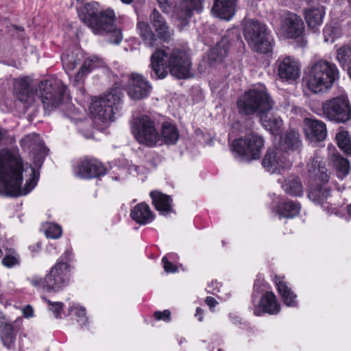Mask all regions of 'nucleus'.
<instances>
[{
    "label": "nucleus",
    "mask_w": 351,
    "mask_h": 351,
    "mask_svg": "<svg viewBox=\"0 0 351 351\" xmlns=\"http://www.w3.org/2000/svg\"><path fill=\"white\" fill-rule=\"evenodd\" d=\"M29 171L31 177L26 181L25 187L21 188V159L9 150H0V193L17 197L29 193L36 185L39 177V173L32 166Z\"/></svg>",
    "instance_id": "1"
},
{
    "label": "nucleus",
    "mask_w": 351,
    "mask_h": 351,
    "mask_svg": "<svg viewBox=\"0 0 351 351\" xmlns=\"http://www.w3.org/2000/svg\"><path fill=\"white\" fill-rule=\"evenodd\" d=\"M151 76L155 79H163L169 73L178 79L190 76L191 62L182 50L175 49L170 53L163 49H156L151 56Z\"/></svg>",
    "instance_id": "2"
},
{
    "label": "nucleus",
    "mask_w": 351,
    "mask_h": 351,
    "mask_svg": "<svg viewBox=\"0 0 351 351\" xmlns=\"http://www.w3.org/2000/svg\"><path fill=\"white\" fill-rule=\"evenodd\" d=\"M339 78V71L335 63L319 60L312 63L303 79L308 88L314 93L330 89Z\"/></svg>",
    "instance_id": "3"
},
{
    "label": "nucleus",
    "mask_w": 351,
    "mask_h": 351,
    "mask_svg": "<svg viewBox=\"0 0 351 351\" xmlns=\"http://www.w3.org/2000/svg\"><path fill=\"white\" fill-rule=\"evenodd\" d=\"M274 104L273 99L263 84L254 86L245 91L236 102L238 112L245 116L256 114L261 117L263 114L268 113Z\"/></svg>",
    "instance_id": "4"
},
{
    "label": "nucleus",
    "mask_w": 351,
    "mask_h": 351,
    "mask_svg": "<svg viewBox=\"0 0 351 351\" xmlns=\"http://www.w3.org/2000/svg\"><path fill=\"white\" fill-rule=\"evenodd\" d=\"M149 21L157 35L151 29L148 23L143 21L137 23V29L145 45L153 47L157 46L158 38L165 43L172 40L173 30L170 28L164 16L156 8L149 15Z\"/></svg>",
    "instance_id": "5"
},
{
    "label": "nucleus",
    "mask_w": 351,
    "mask_h": 351,
    "mask_svg": "<svg viewBox=\"0 0 351 351\" xmlns=\"http://www.w3.org/2000/svg\"><path fill=\"white\" fill-rule=\"evenodd\" d=\"M66 86L58 79H49L40 82L38 96L45 110L51 111L58 108L64 101Z\"/></svg>",
    "instance_id": "6"
},
{
    "label": "nucleus",
    "mask_w": 351,
    "mask_h": 351,
    "mask_svg": "<svg viewBox=\"0 0 351 351\" xmlns=\"http://www.w3.org/2000/svg\"><path fill=\"white\" fill-rule=\"evenodd\" d=\"M122 94L117 88L112 89L108 93L91 104V112L102 121H112L114 114L119 111L121 104Z\"/></svg>",
    "instance_id": "7"
},
{
    "label": "nucleus",
    "mask_w": 351,
    "mask_h": 351,
    "mask_svg": "<svg viewBox=\"0 0 351 351\" xmlns=\"http://www.w3.org/2000/svg\"><path fill=\"white\" fill-rule=\"evenodd\" d=\"M243 34L253 51L261 53L269 51L270 43L267 37V32L265 24L257 20H247L243 25Z\"/></svg>",
    "instance_id": "8"
},
{
    "label": "nucleus",
    "mask_w": 351,
    "mask_h": 351,
    "mask_svg": "<svg viewBox=\"0 0 351 351\" xmlns=\"http://www.w3.org/2000/svg\"><path fill=\"white\" fill-rule=\"evenodd\" d=\"M323 116L330 121L345 123L351 120V104L348 98L339 95L322 103Z\"/></svg>",
    "instance_id": "9"
},
{
    "label": "nucleus",
    "mask_w": 351,
    "mask_h": 351,
    "mask_svg": "<svg viewBox=\"0 0 351 351\" xmlns=\"http://www.w3.org/2000/svg\"><path fill=\"white\" fill-rule=\"evenodd\" d=\"M115 19V14L112 10L100 11L90 28L95 34H109V42L119 44L123 37L121 30L116 27Z\"/></svg>",
    "instance_id": "10"
},
{
    "label": "nucleus",
    "mask_w": 351,
    "mask_h": 351,
    "mask_svg": "<svg viewBox=\"0 0 351 351\" xmlns=\"http://www.w3.org/2000/svg\"><path fill=\"white\" fill-rule=\"evenodd\" d=\"M263 138L256 134H250L232 142V151L241 160L250 161L260 157Z\"/></svg>",
    "instance_id": "11"
},
{
    "label": "nucleus",
    "mask_w": 351,
    "mask_h": 351,
    "mask_svg": "<svg viewBox=\"0 0 351 351\" xmlns=\"http://www.w3.org/2000/svg\"><path fill=\"white\" fill-rule=\"evenodd\" d=\"M132 133L139 143L147 146H154L160 140L155 123L147 115H142L135 119Z\"/></svg>",
    "instance_id": "12"
},
{
    "label": "nucleus",
    "mask_w": 351,
    "mask_h": 351,
    "mask_svg": "<svg viewBox=\"0 0 351 351\" xmlns=\"http://www.w3.org/2000/svg\"><path fill=\"white\" fill-rule=\"evenodd\" d=\"M69 265L60 258L45 276L46 291L58 292L69 285Z\"/></svg>",
    "instance_id": "13"
},
{
    "label": "nucleus",
    "mask_w": 351,
    "mask_h": 351,
    "mask_svg": "<svg viewBox=\"0 0 351 351\" xmlns=\"http://www.w3.org/2000/svg\"><path fill=\"white\" fill-rule=\"evenodd\" d=\"M234 38H239L237 29L228 30L208 53L207 62L210 66H215L221 63L227 57L231 42Z\"/></svg>",
    "instance_id": "14"
},
{
    "label": "nucleus",
    "mask_w": 351,
    "mask_h": 351,
    "mask_svg": "<svg viewBox=\"0 0 351 351\" xmlns=\"http://www.w3.org/2000/svg\"><path fill=\"white\" fill-rule=\"evenodd\" d=\"M262 165L271 173H278L281 169L289 167L291 162L279 147L269 149L265 155Z\"/></svg>",
    "instance_id": "15"
},
{
    "label": "nucleus",
    "mask_w": 351,
    "mask_h": 351,
    "mask_svg": "<svg viewBox=\"0 0 351 351\" xmlns=\"http://www.w3.org/2000/svg\"><path fill=\"white\" fill-rule=\"evenodd\" d=\"M152 89L149 82L139 74H132L128 83V94L134 100L147 97Z\"/></svg>",
    "instance_id": "16"
},
{
    "label": "nucleus",
    "mask_w": 351,
    "mask_h": 351,
    "mask_svg": "<svg viewBox=\"0 0 351 351\" xmlns=\"http://www.w3.org/2000/svg\"><path fill=\"white\" fill-rule=\"evenodd\" d=\"M278 76L287 81L295 80L300 77L299 62L293 57H280L276 62Z\"/></svg>",
    "instance_id": "17"
},
{
    "label": "nucleus",
    "mask_w": 351,
    "mask_h": 351,
    "mask_svg": "<svg viewBox=\"0 0 351 351\" xmlns=\"http://www.w3.org/2000/svg\"><path fill=\"white\" fill-rule=\"evenodd\" d=\"M74 173L81 178L90 179L105 175L106 168L97 160L84 158L79 162Z\"/></svg>",
    "instance_id": "18"
},
{
    "label": "nucleus",
    "mask_w": 351,
    "mask_h": 351,
    "mask_svg": "<svg viewBox=\"0 0 351 351\" xmlns=\"http://www.w3.org/2000/svg\"><path fill=\"white\" fill-rule=\"evenodd\" d=\"M282 28L288 38H296L302 36L304 32V24L300 16L288 12L282 20Z\"/></svg>",
    "instance_id": "19"
},
{
    "label": "nucleus",
    "mask_w": 351,
    "mask_h": 351,
    "mask_svg": "<svg viewBox=\"0 0 351 351\" xmlns=\"http://www.w3.org/2000/svg\"><path fill=\"white\" fill-rule=\"evenodd\" d=\"M304 130L307 138L311 141H322L327 135L326 124L316 119L306 118L304 120Z\"/></svg>",
    "instance_id": "20"
},
{
    "label": "nucleus",
    "mask_w": 351,
    "mask_h": 351,
    "mask_svg": "<svg viewBox=\"0 0 351 351\" xmlns=\"http://www.w3.org/2000/svg\"><path fill=\"white\" fill-rule=\"evenodd\" d=\"M202 0H183L176 8L174 16L180 21V25L184 26L192 15L193 10H202Z\"/></svg>",
    "instance_id": "21"
},
{
    "label": "nucleus",
    "mask_w": 351,
    "mask_h": 351,
    "mask_svg": "<svg viewBox=\"0 0 351 351\" xmlns=\"http://www.w3.org/2000/svg\"><path fill=\"white\" fill-rule=\"evenodd\" d=\"M324 7H311L304 11V18L306 23L312 32L319 30L325 16Z\"/></svg>",
    "instance_id": "22"
},
{
    "label": "nucleus",
    "mask_w": 351,
    "mask_h": 351,
    "mask_svg": "<svg viewBox=\"0 0 351 351\" xmlns=\"http://www.w3.org/2000/svg\"><path fill=\"white\" fill-rule=\"evenodd\" d=\"M302 146L299 133L294 130H291L281 137L278 147L287 155L289 152L300 153Z\"/></svg>",
    "instance_id": "23"
},
{
    "label": "nucleus",
    "mask_w": 351,
    "mask_h": 351,
    "mask_svg": "<svg viewBox=\"0 0 351 351\" xmlns=\"http://www.w3.org/2000/svg\"><path fill=\"white\" fill-rule=\"evenodd\" d=\"M237 0H215L213 14L226 21H230L235 14Z\"/></svg>",
    "instance_id": "24"
},
{
    "label": "nucleus",
    "mask_w": 351,
    "mask_h": 351,
    "mask_svg": "<svg viewBox=\"0 0 351 351\" xmlns=\"http://www.w3.org/2000/svg\"><path fill=\"white\" fill-rule=\"evenodd\" d=\"M80 19L90 28L91 23L100 12L99 5L96 2L81 3L77 7Z\"/></svg>",
    "instance_id": "25"
},
{
    "label": "nucleus",
    "mask_w": 351,
    "mask_h": 351,
    "mask_svg": "<svg viewBox=\"0 0 351 351\" xmlns=\"http://www.w3.org/2000/svg\"><path fill=\"white\" fill-rule=\"evenodd\" d=\"M132 219L140 225L151 223L154 219V215L149 206L144 202L136 205L130 212Z\"/></svg>",
    "instance_id": "26"
},
{
    "label": "nucleus",
    "mask_w": 351,
    "mask_h": 351,
    "mask_svg": "<svg viewBox=\"0 0 351 351\" xmlns=\"http://www.w3.org/2000/svg\"><path fill=\"white\" fill-rule=\"evenodd\" d=\"M29 81L28 77H22L14 82V92L21 102L30 103L32 101L34 93L30 89Z\"/></svg>",
    "instance_id": "27"
},
{
    "label": "nucleus",
    "mask_w": 351,
    "mask_h": 351,
    "mask_svg": "<svg viewBox=\"0 0 351 351\" xmlns=\"http://www.w3.org/2000/svg\"><path fill=\"white\" fill-rule=\"evenodd\" d=\"M322 161L320 156L317 154L308 162L307 169L310 177L315 178L323 183L328 181L327 169L322 165Z\"/></svg>",
    "instance_id": "28"
},
{
    "label": "nucleus",
    "mask_w": 351,
    "mask_h": 351,
    "mask_svg": "<svg viewBox=\"0 0 351 351\" xmlns=\"http://www.w3.org/2000/svg\"><path fill=\"white\" fill-rule=\"evenodd\" d=\"M150 197L152 199V204L155 208L163 215H167L173 212L172 199L170 196L161 193L158 191H152Z\"/></svg>",
    "instance_id": "29"
},
{
    "label": "nucleus",
    "mask_w": 351,
    "mask_h": 351,
    "mask_svg": "<svg viewBox=\"0 0 351 351\" xmlns=\"http://www.w3.org/2000/svg\"><path fill=\"white\" fill-rule=\"evenodd\" d=\"M281 186L283 191L291 196L300 197L304 193L302 183L300 179L295 176H290L285 178Z\"/></svg>",
    "instance_id": "30"
},
{
    "label": "nucleus",
    "mask_w": 351,
    "mask_h": 351,
    "mask_svg": "<svg viewBox=\"0 0 351 351\" xmlns=\"http://www.w3.org/2000/svg\"><path fill=\"white\" fill-rule=\"evenodd\" d=\"M274 282L277 287L278 293L283 299L287 306H295L297 304V295L292 291L287 284L283 281L282 278L275 276Z\"/></svg>",
    "instance_id": "31"
},
{
    "label": "nucleus",
    "mask_w": 351,
    "mask_h": 351,
    "mask_svg": "<svg viewBox=\"0 0 351 351\" xmlns=\"http://www.w3.org/2000/svg\"><path fill=\"white\" fill-rule=\"evenodd\" d=\"M259 307L262 313H267L271 315L279 313L280 307L278 303L276 297L273 292L267 291L261 298L259 302Z\"/></svg>",
    "instance_id": "32"
},
{
    "label": "nucleus",
    "mask_w": 351,
    "mask_h": 351,
    "mask_svg": "<svg viewBox=\"0 0 351 351\" xmlns=\"http://www.w3.org/2000/svg\"><path fill=\"white\" fill-rule=\"evenodd\" d=\"M300 205L298 202L292 200L280 202L277 206V212L280 217L293 218L298 215Z\"/></svg>",
    "instance_id": "33"
},
{
    "label": "nucleus",
    "mask_w": 351,
    "mask_h": 351,
    "mask_svg": "<svg viewBox=\"0 0 351 351\" xmlns=\"http://www.w3.org/2000/svg\"><path fill=\"white\" fill-rule=\"evenodd\" d=\"M16 332L12 323L8 322L0 326V339L3 345L8 349L14 348Z\"/></svg>",
    "instance_id": "34"
},
{
    "label": "nucleus",
    "mask_w": 351,
    "mask_h": 351,
    "mask_svg": "<svg viewBox=\"0 0 351 351\" xmlns=\"http://www.w3.org/2000/svg\"><path fill=\"white\" fill-rule=\"evenodd\" d=\"M83 54L80 49L67 51L62 56L63 67L69 71L73 70L83 60Z\"/></svg>",
    "instance_id": "35"
},
{
    "label": "nucleus",
    "mask_w": 351,
    "mask_h": 351,
    "mask_svg": "<svg viewBox=\"0 0 351 351\" xmlns=\"http://www.w3.org/2000/svg\"><path fill=\"white\" fill-rule=\"evenodd\" d=\"M99 66L98 58L93 57L85 60L77 73L75 76L74 84L77 86L82 83L86 77L93 69Z\"/></svg>",
    "instance_id": "36"
},
{
    "label": "nucleus",
    "mask_w": 351,
    "mask_h": 351,
    "mask_svg": "<svg viewBox=\"0 0 351 351\" xmlns=\"http://www.w3.org/2000/svg\"><path fill=\"white\" fill-rule=\"evenodd\" d=\"M161 138L167 145H174L179 138L177 127L170 123H163L161 130Z\"/></svg>",
    "instance_id": "37"
},
{
    "label": "nucleus",
    "mask_w": 351,
    "mask_h": 351,
    "mask_svg": "<svg viewBox=\"0 0 351 351\" xmlns=\"http://www.w3.org/2000/svg\"><path fill=\"white\" fill-rule=\"evenodd\" d=\"M330 190L324 185H316L310 189L308 194V198L319 204H322L329 197Z\"/></svg>",
    "instance_id": "38"
},
{
    "label": "nucleus",
    "mask_w": 351,
    "mask_h": 351,
    "mask_svg": "<svg viewBox=\"0 0 351 351\" xmlns=\"http://www.w3.org/2000/svg\"><path fill=\"white\" fill-rule=\"evenodd\" d=\"M332 165L340 178H345L350 172V165L348 160L339 154L332 156Z\"/></svg>",
    "instance_id": "39"
},
{
    "label": "nucleus",
    "mask_w": 351,
    "mask_h": 351,
    "mask_svg": "<svg viewBox=\"0 0 351 351\" xmlns=\"http://www.w3.org/2000/svg\"><path fill=\"white\" fill-rule=\"evenodd\" d=\"M261 122L263 126L272 134L278 132L282 125V121L279 117H269L267 113L263 114L260 117Z\"/></svg>",
    "instance_id": "40"
},
{
    "label": "nucleus",
    "mask_w": 351,
    "mask_h": 351,
    "mask_svg": "<svg viewBox=\"0 0 351 351\" xmlns=\"http://www.w3.org/2000/svg\"><path fill=\"white\" fill-rule=\"evenodd\" d=\"M338 147L346 154L351 155V140L348 131L341 130L336 134Z\"/></svg>",
    "instance_id": "41"
},
{
    "label": "nucleus",
    "mask_w": 351,
    "mask_h": 351,
    "mask_svg": "<svg viewBox=\"0 0 351 351\" xmlns=\"http://www.w3.org/2000/svg\"><path fill=\"white\" fill-rule=\"evenodd\" d=\"M337 60L341 66L348 62L351 63V46L343 45L337 50Z\"/></svg>",
    "instance_id": "42"
},
{
    "label": "nucleus",
    "mask_w": 351,
    "mask_h": 351,
    "mask_svg": "<svg viewBox=\"0 0 351 351\" xmlns=\"http://www.w3.org/2000/svg\"><path fill=\"white\" fill-rule=\"evenodd\" d=\"M340 29L331 25H326L323 29L324 39L326 43H333L340 36Z\"/></svg>",
    "instance_id": "43"
},
{
    "label": "nucleus",
    "mask_w": 351,
    "mask_h": 351,
    "mask_svg": "<svg viewBox=\"0 0 351 351\" xmlns=\"http://www.w3.org/2000/svg\"><path fill=\"white\" fill-rule=\"evenodd\" d=\"M49 305V309L53 313L55 317L58 318L60 317V313L63 309L64 304L60 302H53L47 299L45 297L42 298Z\"/></svg>",
    "instance_id": "44"
},
{
    "label": "nucleus",
    "mask_w": 351,
    "mask_h": 351,
    "mask_svg": "<svg viewBox=\"0 0 351 351\" xmlns=\"http://www.w3.org/2000/svg\"><path fill=\"white\" fill-rule=\"evenodd\" d=\"M46 236L51 239H58L62 235V228L56 224H50L45 231Z\"/></svg>",
    "instance_id": "45"
},
{
    "label": "nucleus",
    "mask_w": 351,
    "mask_h": 351,
    "mask_svg": "<svg viewBox=\"0 0 351 351\" xmlns=\"http://www.w3.org/2000/svg\"><path fill=\"white\" fill-rule=\"evenodd\" d=\"M14 254H15L14 252H12L10 254L5 256L2 259V264L8 267H11L19 264V260Z\"/></svg>",
    "instance_id": "46"
},
{
    "label": "nucleus",
    "mask_w": 351,
    "mask_h": 351,
    "mask_svg": "<svg viewBox=\"0 0 351 351\" xmlns=\"http://www.w3.org/2000/svg\"><path fill=\"white\" fill-rule=\"evenodd\" d=\"M160 8L165 13L171 12L173 3V0H157Z\"/></svg>",
    "instance_id": "47"
},
{
    "label": "nucleus",
    "mask_w": 351,
    "mask_h": 351,
    "mask_svg": "<svg viewBox=\"0 0 351 351\" xmlns=\"http://www.w3.org/2000/svg\"><path fill=\"white\" fill-rule=\"evenodd\" d=\"M162 263L163 264V268L166 272L175 273L178 271L176 266L169 262L166 256H164L162 258Z\"/></svg>",
    "instance_id": "48"
},
{
    "label": "nucleus",
    "mask_w": 351,
    "mask_h": 351,
    "mask_svg": "<svg viewBox=\"0 0 351 351\" xmlns=\"http://www.w3.org/2000/svg\"><path fill=\"white\" fill-rule=\"evenodd\" d=\"M154 317L157 320H164L169 322L170 320L171 312L169 310H165L163 311H156L154 313Z\"/></svg>",
    "instance_id": "49"
},
{
    "label": "nucleus",
    "mask_w": 351,
    "mask_h": 351,
    "mask_svg": "<svg viewBox=\"0 0 351 351\" xmlns=\"http://www.w3.org/2000/svg\"><path fill=\"white\" fill-rule=\"evenodd\" d=\"M75 313L80 318L77 322H81V325H84L87 322L85 308L84 307L76 308Z\"/></svg>",
    "instance_id": "50"
},
{
    "label": "nucleus",
    "mask_w": 351,
    "mask_h": 351,
    "mask_svg": "<svg viewBox=\"0 0 351 351\" xmlns=\"http://www.w3.org/2000/svg\"><path fill=\"white\" fill-rule=\"evenodd\" d=\"M29 280L33 286L41 287L46 291L45 278L43 279L38 277H34L31 278Z\"/></svg>",
    "instance_id": "51"
},
{
    "label": "nucleus",
    "mask_w": 351,
    "mask_h": 351,
    "mask_svg": "<svg viewBox=\"0 0 351 351\" xmlns=\"http://www.w3.org/2000/svg\"><path fill=\"white\" fill-rule=\"evenodd\" d=\"M23 312L25 317H31L33 316L34 310L30 305H27L23 308Z\"/></svg>",
    "instance_id": "52"
},
{
    "label": "nucleus",
    "mask_w": 351,
    "mask_h": 351,
    "mask_svg": "<svg viewBox=\"0 0 351 351\" xmlns=\"http://www.w3.org/2000/svg\"><path fill=\"white\" fill-rule=\"evenodd\" d=\"M205 302L210 308H213L218 304V302L214 298L210 296L206 297Z\"/></svg>",
    "instance_id": "53"
},
{
    "label": "nucleus",
    "mask_w": 351,
    "mask_h": 351,
    "mask_svg": "<svg viewBox=\"0 0 351 351\" xmlns=\"http://www.w3.org/2000/svg\"><path fill=\"white\" fill-rule=\"evenodd\" d=\"M195 316L197 317L198 320L202 322L203 319V311L200 308H197Z\"/></svg>",
    "instance_id": "54"
},
{
    "label": "nucleus",
    "mask_w": 351,
    "mask_h": 351,
    "mask_svg": "<svg viewBox=\"0 0 351 351\" xmlns=\"http://www.w3.org/2000/svg\"><path fill=\"white\" fill-rule=\"evenodd\" d=\"M10 322L3 313L0 311V326L4 325L7 323Z\"/></svg>",
    "instance_id": "55"
},
{
    "label": "nucleus",
    "mask_w": 351,
    "mask_h": 351,
    "mask_svg": "<svg viewBox=\"0 0 351 351\" xmlns=\"http://www.w3.org/2000/svg\"><path fill=\"white\" fill-rule=\"evenodd\" d=\"M254 314L257 316H260L261 315V312L260 309H255Z\"/></svg>",
    "instance_id": "56"
},
{
    "label": "nucleus",
    "mask_w": 351,
    "mask_h": 351,
    "mask_svg": "<svg viewBox=\"0 0 351 351\" xmlns=\"http://www.w3.org/2000/svg\"><path fill=\"white\" fill-rule=\"evenodd\" d=\"M122 2L125 3H130L131 2L133 1V0H121Z\"/></svg>",
    "instance_id": "57"
},
{
    "label": "nucleus",
    "mask_w": 351,
    "mask_h": 351,
    "mask_svg": "<svg viewBox=\"0 0 351 351\" xmlns=\"http://www.w3.org/2000/svg\"><path fill=\"white\" fill-rule=\"evenodd\" d=\"M348 212L349 215L351 217V204L348 206Z\"/></svg>",
    "instance_id": "58"
},
{
    "label": "nucleus",
    "mask_w": 351,
    "mask_h": 351,
    "mask_svg": "<svg viewBox=\"0 0 351 351\" xmlns=\"http://www.w3.org/2000/svg\"><path fill=\"white\" fill-rule=\"evenodd\" d=\"M29 139V136H26L24 139L21 140V142H24V141H28Z\"/></svg>",
    "instance_id": "59"
},
{
    "label": "nucleus",
    "mask_w": 351,
    "mask_h": 351,
    "mask_svg": "<svg viewBox=\"0 0 351 351\" xmlns=\"http://www.w3.org/2000/svg\"><path fill=\"white\" fill-rule=\"evenodd\" d=\"M36 246H37L38 250H40V243H38Z\"/></svg>",
    "instance_id": "60"
},
{
    "label": "nucleus",
    "mask_w": 351,
    "mask_h": 351,
    "mask_svg": "<svg viewBox=\"0 0 351 351\" xmlns=\"http://www.w3.org/2000/svg\"><path fill=\"white\" fill-rule=\"evenodd\" d=\"M69 255V252H66V253H64V256H67Z\"/></svg>",
    "instance_id": "61"
},
{
    "label": "nucleus",
    "mask_w": 351,
    "mask_h": 351,
    "mask_svg": "<svg viewBox=\"0 0 351 351\" xmlns=\"http://www.w3.org/2000/svg\"><path fill=\"white\" fill-rule=\"evenodd\" d=\"M257 287V282L256 281L254 283V289Z\"/></svg>",
    "instance_id": "62"
},
{
    "label": "nucleus",
    "mask_w": 351,
    "mask_h": 351,
    "mask_svg": "<svg viewBox=\"0 0 351 351\" xmlns=\"http://www.w3.org/2000/svg\"><path fill=\"white\" fill-rule=\"evenodd\" d=\"M32 247V251H35L36 250V247Z\"/></svg>",
    "instance_id": "63"
},
{
    "label": "nucleus",
    "mask_w": 351,
    "mask_h": 351,
    "mask_svg": "<svg viewBox=\"0 0 351 351\" xmlns=\"http://www.w3.org/2000/svg\"><path fill=\"white\" fill-rule=\"evenodd\" d=\"M32 247V251H35L36 250V247Z\"/></svg>",
    "instance_id": "64"
}]
</instances>
